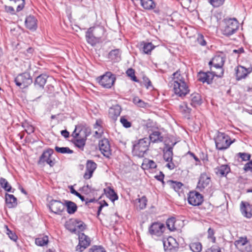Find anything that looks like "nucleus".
<instances>
[{
	"instance_id": "nucleus-44",
	"label": "nucleus",
	"mask_w": 252,
	"mask_h": 252,
	"mask_svg": "<svg viewBox=\"0 0 252 252\" xmlns=\"http://www.w3.org/2000/svg\"><path fill=\"white\" fill-rule=\"evenodd\" d=\"M86 141L84 139L74 138L73 143L76 147L83 150L85 145Z\"/></svg>"
},
{
	"instance_id": "nucleus-62",
	"label": "nucleus",
	"mask_w": 252,
	"mask_h": 252,
	"mask_svg": "<svg viewBox=\"0 0 252 252\" xmlns=\"http://www.w3.org/2000/svg\"><path fill=\"white\" fill-rule=\"evenodd\" d=\"M143 80L144 82V85L147 89H148L150 86H152V83L148 78L144 77Z\"/></svg>"
},
{
	"instance_id": "nucleus-8",
	"label": "nucleus",
	"mask_w": 252,
	"mask_h": 252,
	"mask_svg": "<svg viewBox=\"0 0 252 252\" xmlns=\"http://www.w3.org/2000/svg\"><path fill=\"white\" fill-rule=\"evenodd\" d=\"M188 200L189 203L192 206H199L203 202V196L196 191H191L188 194Z\"/></svg>"
},
{
	"instance_id": "nucleus-16",
	"label": "nucleus",
	"mask_w": 252,
	"mask_h": 252,
	"mask_svg": "<svg viewBox=\"0 0 252 252\" xmlns=\"http://www.w3.org/2000/svg\"><path fill=\"white\" fill-rule=\"evenodd\" d=\"M49 208L53 213L60 214L64 210V205L60 201L52 200L50 202Z\"/></svg>"
},
{
	"instance_id": "nucleus-24",
	"label": "nucleus",
	"mask_w": 252,
	"mask_h": 252,
	"mask_svg": "<svg viewBox=\"0 0 252 252\" xmlns=\"http://www.w3.org/2000/svg\"><path fill=\"white\" fill-rule=\"evenodd\" d=\"M5 198L7 206L9 208H14L17 206V199L13 195L6 193Z\"/></svg>"
},
{
	"instance_id": "nucleus-18",
	"label": "nucleus",
	"mask_w": 252,
	"mask_h": 252,
	"mask_svg": "<svg viewBox=\"0 0 252 252\" xmlns=\"http://www.w3.org/2000/svg\"><path fill=\"white\" fill-rule=\"evenodd\" d=\"M240 210L242 215L247 218L252 217L251 206L248 202L242 201L240 204Z\"/></svg>"
},
{
	"instance_id": "nucleus-48",
	"label": "nucleus",
	"mask_w": 252,
	"mask_h": 252,
	"mask_svg": "<svg viewBox=\"0 0 252 252\" xmlns=\"http://www.w3.org/2000/svg\"><path fill=\"white\" fill-rule=\"evenodd\" d=\"M6 228V234L8 236L9 238L12 241L16 242L18 239V237L15 233L11 231L7 225L4 226Z\"/></svg>"
},
{
	"instance_id": "nucleus-3",
	"label": "nucleus",
	"mask_w": 252,
	"mask_h": 252,
	"mask_svg": "<svg viewBox=\"0 0 252 252\" xmlns=\"http://www.w3.org/2000/svg\"><path fill=\"white\" fill-rule=\"evenodd\" d=\"M150 145L149 139L144 138L140 139L138 142L133 145V153L139 157H143L148 150Z\"/></svg>"
},
{
	"instance_id": "nucleus-57",
	"label": "nucleus",
	"mask_w": 252,
	"mask_h": 252,
	"mask_svg": "<svg viewBox=\"0 0 252 252\" xmlns=\"http://www.w3.org/2000/svg\"><path fill=\"white\" fill-rule=\"evenodd\" d=\"M89 252H106L101 247L94 246L89 250Z\"/></svg>"
},
{
	"instance_id": "nucleus-2",
	"label": "nucleus",
	"mask_w": 252,
	"mask_h": 252,
	"mask_svg": "<svg viewBox=\"0 0 252 252\" xmlns=\"http://www.w3.org/2000/svg\"><path fill=\"white\" fill-rule=\"evenodd\" d=\"M104 30L101 27L90 28L86 33V37L88 42L91 45L95 44L103 34Z\"/></svg>"
},
{
	"instance_id": "nucleus-9",
	"label": "nucleus",
	"mask_w": 252,
	"mask_h": 252,
	"mask_svg": "<svg viewBox=\"0 0 252 252\" xmlns=\"http://www.w3.org/2000/svg\"><path fill=\"white\" fill-rule=\"evenodd\" d=\"M16 84L20 87L25 88L32 83L29 73H24L18 75L15 79Z\"/></svg>"
},
{
	"instance_id": "nucleus-38",
	"label": "nucleus",
	"mask_w": 252,
	"mask_h": 252,
	"mask_svg": "<svg viewBox=\"0 0 252 252\" xmlns=\"http://www.w3.org/2000/svg\"><path fill=\"white\" fill-rule=\"evenodd\" d=\"M149 141H151L152 142H157L158 141H161L162 137L160 136V133L159 132L156 131L153 132L150 134L149 136Z\"/></svg>"
},
{
	"instance_id": "nucleus-39",
	"label": "nucleus",
	"mask_w": 252,
	"mask_h": 252,
	"mask_svg": "<svg viewBox=\"0 0 252 252\" xmlns=\"http://www.w3.org/2000/svg\"><path fill=\"white\" fill-rule=\"evenodd\" d=\"M138 204L137 207L140 210L145 209L147 206V199L145 196H143L138 199Z\"/></svg>"
},
{
	"instance_id": "nucleus-7",
	"label": "nucleus",
	"mask_w": 252,
	"mask_h": 252,
	"mask_svg": "<svg viewBox=\"0 0 252 252\" xmlns=\"http://www.w3.org/2000/svg\"><path fill=\"white\" fill-rule=\"evenodd\" d=\"M115 75L110 72H107L100 77L99 83L104 88H110L115 81Z\"/></svg>"
},
{
	"instance_id": "nucleus-50",
	"label": "nucleus",
	"mask_w": 252,
	"mask_h": 252,
	"mask_svg": "<svg viewBox=\"0 0 252 252\" xmlns=\"http://www.w3.org/2000/svg\"><path fill=\"white\" fill-rule=\"evenodd\" d=\"M126 73L127 75L131 78V79L136 82H138L136 77L135 75L134 70L132 68H129L127 70Z\"/></svg>"
},
{
	"instance_id": "nucleus-46",
	"label": "nucleus",
	"mask_w": 252,
	"mask_h": 252,
	"mask_svg": "<svg viewBox=\"0 0 252 252\" xmlns=\"http://www.w3.org/2000/svg\"><path fill=\"white\" fill-rule=\"evenodd\" d=\"M133 102L139 107L145 108L148 104L140 99L138 96H135L133 98Z\"/></svg>"
},
{
	"instance_id": "nucleus-5",
	"label": "nucleus",
	"mask_w": 252,
	"mask_h": 252,
	"mask_svg": "<svg viewBox=\"0 0 252 252\" xmlns=\"http://www.w3.org/2000/svg\"><path fill=\"white\" fill-rule=\"evenodd\" d=\"M239 28V23L235 19H229L224 21L222 29V33L227 36L234 34Z\"/></svg>"
},
{
	"instance_id": "nucleus-41",
	"label": "nucleus",
	"mask_w": 252,
	"mask_h": 252,
	"mask_svg": "<svg viewBox=\"0 0 252 252\" xmlns=\"http://www.w3.org/2000/svg\"><path fill=\"white\" fill-rule=\"evenodd\" d=\"M96 166L97 165L92 160L88 161L86 164V169L88 173H93L96 168Z\"/></svg>"
},
{
	"instance_id": "nucleus-26",
	"label": "nucleus",
	"mask_w": 252,
	"mask_h": 252,
	"mask_svg": "<svg viewBox=\"0 0 252 252\" xmlns=\"http://www.w3.org/2000/svg\"><path fill=\"white\" fill-rule=\"evenodd\" d=\"M141 167L144 170L153 169L157 167V164L152 160L145 159L142 164Z\"/></svg>"
},
{
	"instance_id": "nucleus-35",
	"label": "nucleus",
	"mask_w": 252,
	"mask_h": 252,
	"mask_svg": "<svg viewBox=\"0 0 252 252\" xmlns=\"http://www.w3.org/2000/svg\"><path fill=\"white\" fill-rule=\"evenodd\" d=\"M143 45V52L145 54H149L151 53L152 50L155 48V46L151 42H144L141 43Z\"/></svg>"
},
{
	"instance_id": "nucleus-53",
	"label": "nucleus",
	"mask_w": 252,
	"mask_h": 252,
	"mask_svg": "<svg viewBox=\"0 0 252 252\" xmlns=\"http://www.w3.org/2000/svg\"><path fill=\"white\" fill-rule=\"evenodd\" d=\"M243 169L245 172L252 173V159L245 164Z\"/></svg>"
},
{
	"instance_id": "nucleus-56",
	"label": "nucleus",
	"mask_w": 252,
	"mask_h": 252,
	"mask_svg": "<svg viewBox=\"0 0 252 252\" xmlns=\"http://www.w3.org/2000/svg\"><path fill=\"white\" fill-rule=\"evenodd\" d=\"M120 122L123 126L126 128L130 127L131 126V123L124 117L121 118Z\"/></svg>"
},
{
	"instance_id": "nucleus-58",
	"label": "nucleus",
	"mask_w": 252,
	"mask_h": 252,
	"mask_svg": "<svg viewBox=\"0 0 252 252\" xmlns=\"http://www.w3.org/2000/svg\"><path fill=\"white\" fill-rule=\"evenodd\" d=\"M239 251L241 252H252V247L250 242H249Z\"/></svg>"
},
{
	"instance_id": "nucleus-30",
	"label": "nucleus",
	"mask_w": 252,
	"mask_h": 252,
	"mask_svg": "<svg viewBox=\"0 0 252 252\" xmlns=\"http://www.w3.org/2000/svg\"><path fill=\"white\" fill-rule=\"evenodd\" d=\"M173 155V148L172 147H169L163 151V158L166 161H171Z\"/></svg>"
},
{
	"instance_id": "nucleus-23",
	"label": "nucleus",
	"mask_w": 252,
	"mask_h": 252,
	"mask_svg": "<svg viewBox=\"0 0 252 252\" xmlns=\"http://www.w3.org/2000/svg\"><path fill=\"white\" fill-rule=\"evenodd\" d=\"M121 108L119 105H114L110 107L109 110V117L112 120L115 121L120 115Z\"/></svg>"
},
{
	"instance_id": "nucleus-19",
	"label": "nucleus",
	"mask_w": 252,
	"mask_h": 252,
	"mask_svg": "<svg viewBox=\"0 0 252 252\" xmlns=\"http://www.w3.org/2000/svg\"><path fill=\"white\" fill-rule=\"evenodd\" d=\"M214 75L210 72H200L198 74V80L203 83L210 84L214 78Z\"/></svg>"
},
{
	"instance_id": "nucleus-49",
	"label": "nucleus",
	"mask_w": 252,
	"mask_h": 252,
	"mask_svg": "<svg viewBox=\"0 0 252 252\" xmlns=\"http://www.w3.org/2000/svg\"><path fill=\"white\" fill-rule=\"evenodd\" d=\"M10 1H13L17 5L16 11L19 12L21 11L25 5V0H9Z\"/></svg>"
},
{
	"instance_id": "nucleus-40",
	"label": "nucleus",
	"mask_w": 252,
	"mask_h": 252,
	"mask_svg": "<svg viewBox=\"0 0 252 252\" xmlns=\"http://www.w3.org/2000/svg\"><path fill=\"white\" fill-rule=\"evenodd\" d=\"M167 182L169 183L170 187L176 191H179L183 185L181 182L173 181L172 180H169Z\"/></svg>"
},
{
	"instance_id": "nucleus-10",
	"label": "nucleus",
	"mask_w": 252,
	"mask_h": 252,
	"mask_svg": "<svg viewBox=\"0 0 252 252\" xmlns=\"http://www.w3.org/2000/svg\"><path fill=\"white\" fill-rule=\"evenodd\" d=\"M79 243L76 247V251L82 252L91 244L90 238L84 233H80L78 235Z\"/></svg>"
},
{
	"instance_id": "nucleus-27",
	"label": "nucleus",
	"mask_w": 252,
	"mask_h": 252,
	"mask_svg": "<svg viewBox=\"0 0 252 252\" xmlns=\"http://www.w3.org/2000/svg\"><path fill=\"white\" fill-rule=\"evenodd\" d=\"M191 105L193 107L200 105L202 103L201 96L197 93L192 94L190 96Z\"/></svg>"
},
{
	"instance_id": "nucleus-33",
	"label": "nucleus",
	"mask_w": 252,
	"mask_h": 252,
	"mask_svg": "<svg viewBox=\"0 0 252 252\" xmlns=\"http://www.w3.org/2000/svg\"><path fill=\"white\" fill-rule=\"evenodd\" d=\"M66 206L67 208V212L69 214H74L77 210L76 204L72 201H66Z\"/></svg>"
},
{
	"instance_id": "nucleus-51",
	"label": "nucleus",
	"mask_w": 252,
	"mask_h": 252,
	"mask_svg": "<svg viewBox=\"0 0 252 252\" xmlns=\"http://www.w3.org/2000/svg\"><path fill=\"white\" fill-rule=\"evenodd\" d=\"M225 1V0H209L210 3L214 7H218L222 5Z\"/></svg>"
},
{
	"instance_id": "nucleus-63",
	"label": "nucleus",
	"mask_w": 252,
	"mask_h": 252,
	"mask_svg": "<svg viewBox=\"0 0 252 252\" xmlns=\"http://www.w3.org/2000/svg\"><path fill=\"white\" fill-rule=\"evenodd\" d=\"M34 128L32 126L28 125L26 126L25 131L28 134H31L34 132Z\"/></svg>"
},
{
	"instance_id": "nucleus-22",
	"label": "nucleus",
	"mask_w": 252,
	"mask_h": 252,
	"mask_svg": "<svg viewBox=\"0 0 252 252\" xmlns=\"http://www.w3.org/2000/svg\"><path fill=\"white\" fill-rule=\"evenodd\" d=\"M236 79L238 80L245 78L250 73L248 68H246L243 66H238L235 68Z\"/></svg>"
},
{
	"instance_id": "nucleus-61",
	"label": "nucleus",
	"mask_w": 252,
	"mask_h": 252,
	"mask_svg": "<svg viewBox=\"0 0 252 252\" xmlns=\"http://www.w3.org/2000/svg\"><path fill=\"white\" fill-rule=\"evenodd\" d=\"M4 8L6 12L12 15L15 14V11L12 6L5 5Z\"/></svg>"
},
{
	"instance_id": "nucleus-12",
	"label": "nucleus",
	"mask_w": 252,
	"mask_h": 252,
	"mask_svg": "<svg viewBox=\"0 0 252 252\" xmlns=\"http://www.w3.org/2000/svg\"><path fill=\"white\" fill-rule=\"evenodd\" d=\"M91 134V130L89 128L82 127L81 126H76L72 136L74 138H78L86 140L87 136Z\"/></svg>"
},
{
	"instance_id": "nucleus-60",
	"label": "nucleus",
	"mask_w": 252,
	"mask_h": 252,
	"mask_svg": "<svg viewBox=\"0 0 252 252\" xmlns=\"http://www.w3.org/2000/svg\"><path fill=\"white\" fill-rule=\"evenodd\" d=\"M197 42L202 46H204L206 44V42L204 40V36L201 34H198L197 38Z\"/></svg>"
},
{
	"instance_id": "nucleus-1",
	"label": "nucleus",
	"mask_w": 252,
	"mask_h": 252,
	"mask_svg": "<svg viewBox=\"0 0 252 252\" xmlns=\"http://www.w3.org/2000/svg\"><path fill=\"white\" fill-rule=\"evenodd\" d=\"M172 81L174 92L178 96L183 97L189 93V90L185 76L181 74L180 71L173 74Z\"/></svg>"
},
{
	"instance_id": "nucleus-55",
	"label": "nucleus",
	"mask_w": 252,
	"mask_h": 252,
	"mask_svg": "<svg viewBox=\"0 0 252 252\" xmlns=\"http://www.w3.org/2000/svg\"><path fill=\"white\" fill-rule=\"evenodd\" d=\"M238 155L244 161L250 160L251 157L250 154L245 153H239L238 154Z\"/></svg>"
},
{
	"instance_id": "nucleus-28",
	"label": "nucleus",
	"mask_w": 252,
	"mask_h": 252,
	"mask_svg": "<svg viewBox=\"0 0 252 252\" xmlns=\"http://www.w3.org/2000/svg\"><path fill=\"white\" fill-rule=\"evenodd\" d=\"M141 5L145 9L151 10L156 7V4L153 0H141Z\"/></svg>"
},
{
	"instance_id": "nucleus-17",
	"label": "nucleus",
	"mask_w": 252,
	"mask_h": 252,
	"mask_svg": "<svg viewBox=\"0 0 252 252\" xmlns=\"http://www.w3.org/2000/svg\"><path fill=\"white\" fill-rule=\"evenodd\" d=\"M165 229L164 224L160 222L153 223L149 228V232L152 235L160 236Z\"/></svg>"
},
{
	"instance_id": "nucleus-29",
	"label": "nucleus",
	"mask_w": 252,
	"mask_h": 252,
	"mask_svg": "<svg viewBox=\"0 0 252 252\" xmlns=\"http://www.w3.org/2000/svg\"><path fill=\"white\" fill-rule=\"evenodd\" d=\"M109 58L114 62H118L121 59V51L119 49H114L109 54Z\"/></svg>"
},
{
	"instance_id": "nucleus-42",
	"label": "nucleus",
	"mask_w": 252,
	"mask_h": 252,
	"mask_svg": "<svg viewBox=\"0 0 252 252\" xmlns=\"http://www.w3.org/2000/svg\"><path fill=\"white\" fill-rule=\"evenodd\" d=\"M175 218L174 217L169 218L167 220L166 225L170 231H174L176 230V227L175 226Z\"/></svg>"
},
{
	"instance_id": "nucleus-54",
	"label": "nucleus",
	"mask_w": 252,
	"mask_h": 252,
	"mask_svg": "<svg viewBox=\"0 0 252 252\" xmlns=\"http://www.w3.org/2000/svg\"><path fill=\"white\" fill-rule=\"evenodd\" d=\"M214 231L211 228H209L208 230V238L211 239L213 243L216 241V237L214 236Z\"/></svg>"
},
{
	"instance_id": "nucleus-21",
	"label": "nucleus",
	"mask_w": 252,
	"mask_h": 252,
	"mask_svg": "<svg viewBox=\"0 0 252 252\" xmlns=\"http://www.w3.org/2000/svg\"><path fill=\"white\" fill-rule=\"evenodd\" d=\"M224 63V58L220 55L215 56L209 63V64L216 68H221Z\"/></svg>"
},
{
	"instance_id": "nucleus-4",
	"label": "nucleus",
	"mask_w": 252,
	"mask_h": 252,
	"mask_svg": "<svg viewBox=\"0 0 252 252\" xmlns=\"http://www.w3.org/2000/svg\"><path fill=\"white\" fill-rule=\"evenodd\" d=\"M216 146L217 149L222 150L229 147L232 141H230L229 137L224 133L218 132L215 139Z\"/></svg>"
},
{
	"instance_id": "nucleus-32",
	"label": "nucleus",
	"mask_w": 252,
	"mask_h": 252,
	"mask_svg": "<svg viewBox=\"0 0 252 252\" xmlns=\"http://www.w3.org/2000/svg\"><path fill=\"white\" fill-rule=\"evenodd\" d=\"M249 242L246 237H240L238 240L235 241L234 244L236 247L240 250Z\"/></svg>"
},
{
	"instance_id": "nucleus-36",
	"label": "nucleus",
	"mask_w": 252,
	"mask_h": 252,
	"mask_svg": "<svg viewBox=\"0 0 252 252\" xmlns=\"http://www.w3.org/2000/svg\"><path fill=\"white\" fill-rule=\"evenodd\" d=\"M48 242V237L47 236L45 235L38 237L35 239V244L39 246H43L47 244Z\"/></svg>"
},
{
	"instance_id": "nucleus-64",
	"label": "nucleus",
	"mask_w": 252,
	"mask_h": 252,
	"mask_svg": "<svg viewBox=\"0 0 252 252\" xmlns=\"http://www.w3.org/2000/svg\"><path fill=\"white\" fill-rule=\"evenodd\" d=\"M164 177V174H158L157 175L155 176V178L158 180L161 181L163 184H164V182L163 181Z\"/></svg>"
},
{
	"instance_id": "nucleus-59",
	"label": "nucleus",
	"mask_w": 252,
	"mask_h": 252,
	"mask_svg": "<svg viewBox=\"0 0 252 252\" xmlns=\"http://www.w3.org/2000/svg\"><path fill=\"white\" fill-rule=\"evenodd\" d=\"M206 252H221V249L217 245H213L208 249Z\"/></svg>"
},
{
	"instance_id": "nucleus-52",
	"label": "nucleus",
	"mask_w": 252,
	"mask_h": 252,
	"mask_svg": "<svg viewBox=\"0 0 252 252\" xmlns=\"http://www.w3.org/2000/svg\"><path fill=\"white\" fill-rule=\"evenodd\" d=\"M180 111L183 114H187L190 113V109L188 107L186 103H184L180 105Z\"/></svg>"
},
{
	"instance_id": "nucleus-13",
	"label": "nucleus",
	"mask_w": 252,
	"mask_h": 252,
	"mask_svg": "<svg viewBox=\"0 0 252 252\" xmlns=\"http://www.w3.org/2000/svg\"><path fill=\"white\" fill-rule=\"evenodd\" d=\"M211 181L207 174H201L197 185V189L202 191L210 187Z\"/></svg>"
},
{
	"instance_id": "nucleus-25",
	"label": "nucleus",
	"mask_w": 252,
	"mask_h": 252,
	"mask_svg": "<svg viewBox=\"0 0 252 252\" xmlns=\"http://www.w3.org/2000/svg\"><path fill=\"white\" fill-rule=\"evenodd\" d=\"M104 191L107 197H108L112 201L114 202L118 200V196L115 192L114 190L111 187H107L104 189Z\"/></svg>"
},
{
	"instance_id": "nucleus-34",
	"label": "nucleus",
	"mask_w": 252,
	"mask_h": 252,
	"mask_svg": "<svg viewBox=\"0 0 252 252\" xmlns=\"http://www.w3.org/2000/svg\"><path fill=\"white\" fill-rule=\"evenodd\" d=\"M189 248L193 252H200L202 249V246L200 242H194L189 244Z\"/></svg>"
},
{
	"instance_id": "nucleus-15",
	"label": "nucleus",
	"mask_w": 252,
	"mask_h": 252,
	"mask_svg": "<svg viewBox=\"0 0 252 252\" xmlns=\"http://www.w3.org/2000/svg\"><path fill=\"white\" fill-rule=\"evenodd\" d=\"M53 151L52 150H48L43 153L39 159V162L43 163L46 162L51 167L54 166L55 163V159H52V155Z\"/></svg>"
},
{
	"instance_id": "nucleus-6",
	"label": "nucleus",
	"mask_w": 252,
	"mask_h": 252,
	"mask_svg": "<svg viewBox=\"0 0 252 252\" xmlns=\"http://www.w3.org/2000/svg\"><path fill=\"white\" fill-rule=\"evenodd\" d=\"M47 79V76L45 74H41L37 76L34 83V94L36 93L37 91H38L39 96L38 97H41L43 94V89L45 84L46 83Z\"/></svg>"
},
{
	"instance_id": "nucleus-37",
	"label": "nucleus",
	"mask_w": 252,
	"mask_h": 252,
	"mask_svg": "<svg viewBox=\"0 0 252 252\" xmlns=\"http://www.w3.org/2000/svg\"><path fill=\"white\" fill-rule=\"evenodd\" d=\"M216 173H229L230 172V168L227 164H223L216 168Z\"/></svg>"
},
{
	"instance_id": "nucleus-45",
	"label": "nucleus",
	"mask_w": 252,
	"mask_h": 252,
	"mask_svg": "<svg viewBox=\"0 0 252 252\" xmlns=\"http://www.w3.org/2000/svg\"><path fill=\"white\" fill-rule=\"evenodd\" d=\"M76 220H71L68 221H67L65 224L66 228L70 231L71 232L74 233L75 232V229L74 228L75 225Z\"/></svg>"
},
{
	"instance_id": "nucleus-31",
	"label": "nucleus",
	"mask_w": 252,
	"mask_h": 252,
	"mask_svg": "<svg viewBox=\"0 0 252 252\" xmlns=\"http://www.w3.org/2000/svg\"><path fill=\"white\" fill-rule=\"evenodd\" d=\"M75 225L74 228L75 229V234H78V235L82 233L81 232L83 231L86 229V225L83 222L79 221L77 220H75Z\"/></svg>"
},
{
	"instance_id": "nucleus-20",
	"label": "nucleus",
	"mask_w": 252,
	"mask_h": 252,
	"mask_svg": "<svg viewBox=\"0 0 252 252\" xmlns=\"http://www.w3.org/2000/svg\"><path fill=\"white\" fill-rule=\"evenodd\" d=\"M37 22L36 19L33 16L30 15L26 19V27L30 30L35 31L37 27Z\"/></svg>"
},
{
	"instance_id": "nucleus-14",
	"label": "nucleus",
	"mask_w": 252,
	"mask_h": 252,
	"mask_svg": "<svg viewBox=\"0 0 252 252\" xmlns=\"http://www.w3.org/2000/svg\"><path fill=\"white\" fill-rule=\"evenodd\" d=\"M99 148L102 154L106 157L109 158L111 155V149L109 141L107 139L104 138L99 142Z\"/></svg>"
},
{
	"instance_id": "nucleus-47",
	"label": "nucleus",
	"mask_w": 252,
	"mask_h": 252,
	"mask_svg": "<svg viewBox=\"0 0 252 252\" xmlns=\"http://www.w3.org/2000/svg\"><path fill=\"white\" fill-rule=\"evenodd\" d=\"M55 149L56 152L62 154H72L73 151L70 150L68 147H59L56 146Z\"/></svg>"
},
{
	"instance_id": "nucleus-43",
	"label": "nucleus",
	"mask_w": 252,
	"mask_h": 252,
	"mask_svg": "<svg viewBox=\"0 0 252 252\" xmlns=\"http://www.w3.org/2000/svg\"><path fill=\"white\" fill-rule=\"evenodd\" d=\"M0 184L1 187L4 189L5 190L11 192V187L9 184L7 180L4 178H1L0 179Z\"/></svg>"
},
{
	"instance_id": "nucleus-11",
	"label": "nucleus",
	"mask_w": 252,
	"mask_h": 252,
	"mask_svg": "<svg viewBox=\"0 0 252 252\" xmlns=\"http://www.w3.org/2000/svg\"><path fill=\"white\" fill-rule=\"evenodd\" d=\"M164 249L166 252H175L178 249V244L172 237H169L163 241Z\"/></svg>"
}]
</instances>
